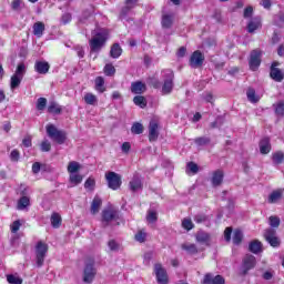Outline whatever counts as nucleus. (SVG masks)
Masks as SVG:
<instances>
[{
  "mask_svg": "<svg viewBox=\"0 0 284 284\" xmlns=\"http://www.w3.org/2000/svg\"><path fill=\"white\" fill-rule=\"evenodd\" d=\"M105 43H108V31L101 30L97 32L90 40L89 45L91 52H99L105 48Z\"/></svg>",
  "mask_w": 284,
  "mask_h": 284,
  "instance_id": "f257e3e1",
  "label": "nucleus"
},
{
  "mask_svg": "<svg viewBox=\"0 0 284 284\" xmlns=\"http://www.w3.org/2000/svg\"><path fill=\"white\" fill-rule=\"evenodd\" d=\"M47 134L49 139H52V141H55L59 145H63V143H65V132L57 129L54 124L47 125Z\"/></svg>",
  "mask_w": 284,
  "mask_h": 284,
  "instance_id": "f03ea898",
  "label": "nucleus"
},
{
  "mask_svg": "<svg viewBox=\"0 0 284 284\" xmlns=\"http://www.w3.org/2000/svg\"><path fill=\"white\" fill-rule=\"evenodd\" d=\"M164 83L162 85V94H171L174 90V72L170 69L162 71Z\"/></svg>",
  "mask_w": 284,
  "mask_h": 284,
  "instance_id": "7ed1b4c3",
  "label": "nucleus"
},
{
  "mask_svg": "<svg viewBox=\"0 0 284 284\" xmlns=\"http://www.w3.org/2000/svg\"><path fill=\"white\" fill-rule=\"evenodd\" d=\"M95 277H97V268L94 267V260H90L84 265L82 281L83 283L91 284L94 282Z\"/></svg>",
  "mask_w": 284,
  "mask_h": 284,
  "instance_id": "20e7f679",
  "label": "nucleus"
},
{
  "mask_svg": "<svg viewBox=\"0 0 284 284\" xmlns=\"http://www.w3.org/2000/svg\"><path fill=\"white\" fill-rule=\"evenodd\" d=\"M105 181L110 190L116 191L121 189V185H123V181L121 180V174L114 171H109L108 173H105Z\"/></svg>",
  "mask_w": 284,
  "mask_h": 284,
  "instance_id": "39448f33",
  "label": "nucleus"
},
{
  "mask_svg": "<svg viewBox=\"0 0 284 284\" xmlns=\"http://www.w3.org/2000/svg\"><path fill=\"white\" fill-rule=\"evenodd\" d=\"M48 254V244L39 241L36 245V263L38 267H43Z\"/></svg>",
  "mask_w": 284,
  "mask_h": 284,
  "instance_id": "423d86ee",
  "label": "nucleus"
},
{
  "mask_svg": "<svg viewBox=\"0 0 284 284\" xmlns=\"http://www.w3.org/2000/svg\"><path fill=\"white\" fill-rule=\"evenodd\" d=\"M254 267H256V257L252 254H246L242 261V276H247V272L254 270Z\"/></svg>",
  "mask_w": 284,
  "mask_h": 284,
  "instance_id": "0eeeda50",
  "label": "nucleus"
},
{
  "mask_svg": "<svg viewBox=\"0 0 284 284\" xmlns=\"http://www.w3.org/2000/svg\"><path fill=\"white\" fill-rule=\"evenodd\" d=\"M112 221H119V211L114 209H105L102 211V223L108 227Z\"/></svg>",
  "mask_w": 284,
  "mask_h": 284,
  "instance_id": "6e6552de",
  "label": "nucleus"
},
{
  "mask_svg": "<svg viewBox=\"0 0 284 284\" xmlns=\"http://www.w3.org/2000/svg\"><path fill=\"white\" fill-rule=\"evenodd\" d=\"M264 239L271 245V247H281V240L276 236V230L266 229L264 231Z\"/></svg>",
  "mask_w": 284,
  "mask_h": 284,
  "instance_id": "1a4fd4ad",
  "label": "nucleus"
},
{
  "mask_svg": "<svg viewBox=\"0 0 284 284\" xmlns=\"http://www.w3.org/2000/svg\"><path fill=\"white\" fill-rule=\"evenodd\" d=\"M250 70L256 72L261 68V51L253 50L248 60Z\"/></svg>",
  "mask_w": 284,
  "mask_h": 284,
  "instance_id": "9d476101",
  "label": "nucleus"
},
{
  "mask_svg": "<svg viewBox=\"0 0 284 284\" xmlns=\"http://www.w3.org/2000/svg\"><path fill=\"white\" fill-rule=\"evenodd\" d=\"M203 61H205V55H203V53L201 51H194L190 58L189 64L196 69V68H201V65H203Z\"/></svg>",
  "mask_w": 284,
  "mask_h": 284,
  "instance_id": "9b49d317",
  "label": "nucleus"
},
{
  "mask_svg": "<svg viewBox=\"0 0 284 284\" xmlns=\"http://www.w3.org/2000/svg\"><path fill=\"white\" fill-rule=\"evenodd\" d=\"M154 272L159 284H168V271L163 268V265L155 264Z\"/></svg>",
  "mask_w": 284,
  "mask_h": 284,
  "instance_id": "f8f14e48",
  "label": "nucleus"
},
{
  "mask_svg": "<svg viewBox=\"0 0 284 284\" xmlns=\"http://www.w3.org/2000/svg\"><path fill=\"white\" fill-rule=\"evenodd\" d=\"M202 284H225V277L223 275H213L212 273H206L204 275Z\"/></svg>",
  "mask_w": 284,
  "mask_h": 284,
  "instance_id": "ddd939ff",
  "label": "nucleus"
},
{
  "mask_svg": "<svg viewBox=\"0 0 284 284\" xmlns=\"http://www.w3.org/2000/svg\"><path fill=\"white\" fill-rule=\"evenodd\" d=\"M129 187L131 192H139V190H143V181L141 180L140 174H134L132 180L129 182Z\"/></svg>",
  "mask_w": 284,
  "mask_h": 284,
  "instance_id": "4468645a",
  "label": "nucleus"
},
{
  "mask_svg": "<svg viewBox=\"0 0 284 284\" xmlns=\"http://www.w3.org/2000/svg\"><path fill=\"white\" fill-rule=\"evenodd\" d=\"M276 65H278V63H276V62H274L272 64L270 77H271V79H273V81L281 83V81H283V79H284V75H283V71H281V69L276 68Z\"/></svg>",
  "mask_w": 284,
  "mask_h": 284,
  "instance_id": "2eb2a0df",
  "label": "nucleus"
},
{
  "mask_svg": "<svg viewBox=\"0 0 284 284\" xmlns=\"http://www.w3.org/2000/svg\"><path fill=\"white\" fill-rule=\"evenodd\" d=\"M159 139V123L151 121L149 124V141L153 142Z\"/></svg>",
  "mask_w": 284,
  "mask_h": 284,
  "instance_id": "dca6fc26",
  "label": "nucleus"
},
{
  "mask_svg": "<svg viewBox=\"0 0 284 284\" xmlns=\"http://www.w3.org/2000/svg\"><path fill=\"white\" fill-rule=\"evenodd\" d=\"M261 154H270L272 152V143L270 138H263L258 143Z\"/></svg>",
  "mask_w": 284,
  "mask_h": 284,
  "instance_id": "f3484780",
  "label": "nucleus"
},
{
  "mask_svg": "<svg viewBox=\"0 0 284 284\" xmlns=\"http://www.w3.org/2000/svg\"><path fill=\"white\" fill-rule=\"evenodd\" d=\"M261 27H262L261 19L253 18L248 21L246 30H247L248 34H254V32H256V30H260Z\"/></svg>",
  "mask_w": 284,
  "mask_h": 284,
  "instance_id": "a211bd4d",
  "label": "nucleus"
},
{
  "mask_svg": "<svg viewBox=\"0 0 284 284\" xmlns=\"http://www.w3.org/2000/svg\"><path fill=\"white\" fill-rule=\"evenodd\" d=\"M148 90L145 83L141 81L132 82L131 83V92L132 94H143Z\"/></svg>",
  "mask_w": 284,
  "mask_h": 284,
  "instance_id": "6ab92c4d",
  "label": "nucleus"
},
{
  "mask_svg": "<svg viewBox=\"0 0 284 284\" xmlns=\"http://www.w3.org/2000/svg\"><path fill=\"white\" fill-rule=\"evenodd\" d=\"M248 251L252 252V254H261V252H263V243L258 240L252 241L248 244Z\"/></svg>",
  "mask_w": 284,
  "mask_h": 284,
  "instance_id": "aec40b11",
  "label": "nucleus"
},
{
  "mask_svg": "<svg viewBox=\"0 0 284 284\" xmlns=\"http://www.w3.org/2000/svg\"><path fill=\"white\" fill-rule=\"evenodd\" d=\"M103 205V200L99 195H95L91 203V214H99V210Z\"/></svg>",
  "mask_w": 284,
  "mask_h": 284,
  "instance_id": "412c9836",
  "label": "nucleus"
},
{
  "mask_svg": "<svg viewBox=\"0 0 284 284\" xmlns=\"http://www.w3.org/2000/svg\"><path fill=\"white\" fill-rule=\"evenodd\" d=\"M34 68L38 74H48L50 71V64L48 62L38 61Z\"/></svg>",
  "mask_w": 284,
  "mask_h": 284,
  "instance_id": "4be33fe9",
  "label": "nucleus"
},
{
  "mask_svg": "<svg viewBox=\"0 0 284 284\" xmlns=\"http://www.w3.org/2000/svg\"><path fill=\"white\" fill-rule=\"evenodd\" d=\"M43 32H45V24L41 21L36 22L33 24L34 37H38V39H41V37H43Z\"/></svg>",
  "mask_w": 284,
  "mask_h": 284,
  "instance_id": "5701e85b",
  "label": "nucleus"
},
{
  "mask_svg": "<svg viewBox=\"0 0 284 284\" xmlns=\"http://www.w3.org/2000/svg\"><path fill=\"white\" fill-rule=\"evenodd\" d=\"M161 23H162V28L170 30V28H172L174 23V14H168V13L163 14Z\"/></svg>",
  "mask_w": 284,
  "mask_h": 284,
  "instance_id": "b1692460",
  "label": "nucleus"
},
{
  "mask_svg": "<svg viewBox=\"0 0 284 284\" xmlns=\"http://www.w3.org/2000/svg\"><path fill=\"white\" fill-rule=\"evenodd\" d=\"M281 199H283V190L278 189L273 191L270 195H268V203L274 204V203H278V201H281Z\"/></svg>",
  "mask_w": 284,
  "mask_h": 284,
  "instance_id": "393cba45",
  "label": "nucleus"
},
{
  "mask_svg": "<svg viewBox=\"0 0 284 284\" xmlns=\"http://www.w3.org/2000/svg\"><path fill=\"white\" fill-rule=\"evenodd\" d=\"M223 171L217 170L213 173L212 176V183L214 185V187H219V185H221L223 183Z\"/></svg>",
  "mask_w": 284,
  "mask_h": 284,
  "instance_id": "a878e982",
  "label": "nucleus"
},
{
  "mask_svg": "<svg viewBox=\"0 0 284 284\" xmlns=\"http://www.w3.org/2000/svg\"><path fill=\"white\" fill-rule=\"evenodd\" d=\"M121 54H123V49H121V44L114 43V44L111 47L110 57H111L112 59H119V57H121Z\"/></svg>",
  "mask_w": 284,
  "mask_h": 284,
  "instance_id": "bb28decb",
  "label": "nucleus"
},
{
  "mask_svg": "<svg viewBox=\"0 0 284 284\" xmlns=\"http://www.w3.org/2000/svg\"><path fill=\"white\" fill-rule=\"evenodd\" d=\"M246 97L251 103H258V101H261V97L256 95V90H254L253 88H250L246 91Z\"/></svg>",
  "mask_w": 284,
  "mask_h": 284,
  "instance_id": "cd10ccee",
  "label": "nucleus"
},
{
  "mask_svg": "<svg viewBox=\"0 0 284 284\" xmlns=\"http://www.w3.org/2000/svg\"><path fill=\"white\" fill-rule=\"evenodd\" d=\"M193 142L199 148H203V145H210V143H212V140L210 138H207V136H200V138H195L193 140Z\"/></svg>",
  "mask_w": 284,
  "mask_h": 284,
  "instance_id": "c85d7f7f",
  "label": "nucleus"
},
{
  "mask_svg": "<svg viewBox=\"0 0 284 284\" xmlns=\"http://www.w3.org/2000/svg\"><path fill=\"white\" fill-rule=\"evenodd\" d=\"M21 81H23V78H21V75L13 74L10 81L11 90H17V88L21 85Z\"/></svg>",
  "mask_w": 284,
  "mask_h": 284,
  "instance_id": "c756f323",
  "label": "nucleus"
},
{
  "mask_svg": "<svg viewBox=\"0 0 284 284\" xmlns=\"http://www.w3.org/2000/svg\"><path fill=\"white\" fill-rule=\"evenodd\" d=\"M84 102L87 105H97L99 103V99L93 93L84 94Z\"/></svg>",
  "mask_w": 284,
  "mask_h": 284,
  "instance_id": "7c9ffc66",
  "label": "nucleus"
},
{
  "mask_svg": "<svg viewBox=\"0 0 284 284\" xmlns=\"http://www.w3.org/2000/svg\"><path fill=\"white\" fill-rule=\"evenodd\" d=\"M133 103L135 105H139V108H148V100H145V97L143 95H135L133 98Z\"/></svg>",
  "mask_w": 284,
  "mask_h": 284,
  "instance_id": "2f4dec72",
  "label": "nucleus"
},
{
  "mask_svg": "<svg viewBox=\"0 0 284 284\" xmlns=\"http://www.w3.org/2000/svg\"><path fill=\"white\" fill-rule=\"evenodd\" d=\"M103 85H105V80L103 79V77L95 78V90L101 94L105 92V88Z\"/></svg>",
  "mask_w": 284,
  "mask_h": 284,
  "instance_id": "473e14b6",
  "label": "nucleus"
},
{
  "mask_svg": "<svg viewBox=\"0 0 284 284\" xmlns=\"http://www.w3.org/2000/svg\"><path fill=\"white\" fill-rule=\"evenodd\" d=\"M277 118L284 116V101L273 104Z\"/></svg>",
  "mask_w": 284,
  "mask_h": 284,
  "instance_id": "72a5a7b5",
  "label": "nucleus"
},
{
  "mask_svg": "<svg viewBox=\"0 0 284 284\" xmlns=\"http://www.w3.org/2000/svg\"><path fill=\"white\" fill-rule=\"evenodd\" d=\"M197 243H210V235L206 232L200 231L196 234Z\"/></svg>",
  "mask_w": 284,
  "mask_h": 284,
  "instance_id": "f704fd0d",
  "label": "nucleus"
},
{
  "mask_svg": "<svg viewBox=\"0 0 284 284\" xmlns=\"http://www.w3.org/2000/svg\"><path fill=\"white\" fill-rule=\"evenodd\" d=\"M181 248L184 250V252H187V254H196L199 252V248H196L195 244H182Z\"/></svg>",
  "mask_w": 284,
  "mask_h": 284,
  "instance_id": "c9c22d12",
  "label": "nucleus"
},
{
  "mask_svg": "<svg viewBox=\"0 0 284 284\" xmlns=\"http://www.w3.org/2000/svg\"><path fill=\"white\" fill-rule=\"evenodd\" d=\"M51 225L52 227H61V215L59 213H52L51 215Z\"/></svg>",
  "mask_w": 284,
  "mask_h": 284,
  "instance_id": "e433bc0d",
  "label": "nucleus"
},
{
  "mask_svg": "<svg viewBox=\"0 0 284 284\" xmlns=\"http://www.w3.org/2000/svg\"><path fill=\"white\" fill-rule=\"evenodd\" d=\"M48 112L50 114H61V106H59V104H57V102H50V104L48 106Z\"/></svg>",
  "mask_w": 284,
  "mask_h": 284,
  "instance_id": "4c0bfd02",
  "label": "nucleus"
},
{
  "mask_svg": "<svg viewBox=\"0 0 284 284\" xmlns=\"http://www.w3.org/2000/svg\"><path fill=\"white\" fill-rule=\"evenodd\" d=\"M133 8H134V7H132V6H130V4H125V6L122 8L121 12H120V19H122V21H123L124 19H128V16L130 14V12H132Z\"/></svg>",
  "mask_w": 284,
  "mask_h": 284,
  "instance_id": "58836bf2",
  "label": "nucleus"
},
{
  "mask_svg": "<svg viewBox=\"0 0 284 284\" xmlns=\"http://www.w3.org/2000/svg\"><path fill=\"white\" fill-rule=\"evenodd\" d=\"M30 205V197L28 196H22L18 201V210H26Z\"/></svg>",
  "mask_w": 284,
  "mask_h": 284,
  "instance_id": "ea45409f",
  "label": "nucleus"
},
{
  "mask_svg": "<svg viewBox=\"0 0 284 284\" xmlns=\"http://www.w3.org/2000/svg\"><path fill=\"white\" fill-rule=\"evenodd\" d=\"M83 181V176L79 173H71L70 174V183H72L73 185H79L80 183H82Z\"/></svg>",
  "mask_w": 284,
  "mask_h": 284,
  "instance_id": "a19ab883",
  "label": "nucleus"
},
{
  "mask_svg": "<svg viewBox=\"0 0 284 284\" xmlns=\"http://www.w3.org/2000/svg\"><path fill=\"white\" fill-rule=\"evenodd\" d=\"M78 170H81V165L77 161H71L68 165V172L77 174Z\"/></svg>",
  "mask_w": 284,
  "mask_h": 284,
  "instance_id": "79ce46f5",
  "label": "nucleus"
},
{
  "mask_svg": "<svg viewBox=\"0 0 284 284\" xmlns=\"http://www.w3.org/2000/svg\"><path fill=\"white\" fill-rule=\"evenodd\" d=\"M242 241H243V232H241V230H236L233 234L234 245H241Z\"/></svg>",
  "mask_w": 284,
  "mask_h": 284,
  "instance_id": "37998d69",
  "label": "nucleus"
},
{
  "mask_svg": "<svg viewBox=\"0 0 284 284\" xmlns=\"http://www.w3.org/2000/svg\"><path fill=\"white\" fill-rule=\"evenodd\" d=\"M132 134H143V124L135 122L131 126Z\"/></svg>",
  "mask_w": 284,
  "mask_h": 284,
  "instance_id": "c03bdc74",
  "label": "nucleus"
},
{
  "mask_svg": "<svg viewBox=\"0 0 284 284\" xmlns=\"http://www.w3.org/2000/svg\"><path fill=\"white\" fill-rule=\"evenodd\" d=\"M104 74L106 77H114V74H116V69L112 64H105L104 65Z\"/></svg>",
  "mask_w": 284,
  "mask_h": 284,
  "instance_id": "a18cd8bd",
  "label": "nucleus"
},
{
  "mask_svg": "<svg viewBox=\"0 0 284 284\" xmlns=\"http://www.w3.org/2000/svg\"><path fill=\"white\" fill-rule=\"evenodd\" d=\"M283 161H284L283 152H276L273 154V163L275 165H281V163H283Z\"/></svg>",
  "mask_w": 284,
  "mask_h": 284,
  "instance_id": "49530a36",
  "label": "nucleus"
},
{
  "mask_svg": "<svg viewBox=\"0 0 284 284\" xmlns=\"http://www.w3.org/2000/svg\"><path fill=\"white\" fill-rule=\"evenodd\" d=\"M7 281L10 284H23V280L19 276L8 275Z\"/></svg>",
  "mask_w": 284,
  "mask_h": 284,
  "instance_id": "de8ad7c7",
  "label": "nucleus"
},
{
  "mask_svg": "<svg viewBox=\"0 0 284 284\" xmlns=\"http://www.w3.org/2000/svg\"><path fill=\"white\" fill-rule=\"evenodd\" d=\"M108 247L111 252H119V250H121V245H119L118 242L114 240H110L108 242Z\"/></svg>",
  "mask_w": 284,
  "mask_h": 284,
  "instance_id": "09e8293b",
  "label": "nucleus"
},
{
  "mask_svg": "<svg viewBox=\"0 0 284 284\" xmlns=\"http://www.w3.org/2000/svg\"><path fill=\"white\" fill-rule=\"evenodd\" d=\"M17 77H21L23 79V74H26V64L23 62L19 63L14 73Z\"/></svg>",
  "mask_w": 284,
  "mask_h": 284,
  "instance_id": "8fccbe9b",
  "label": "nucleus"
},
{
  "mask_svg": "<svg viewBox=\"0 0 284 284\" xmlns=\"http://www.w3.org/2000/svg\"><path fill=\"white\" fill-rule=\"evenodd\" d=\"M45 105H48V99L39 98L37 101V110H45Z\"/></svg>",
  "mask_w": 284,
  "mask_h": 284,
  "instance_id": "3c124183",
  "label": "nucleus"
},
{
  "mask_svg": "<svg viewBox=\"0 0 284 284\" xmlns=\"http://www.w3.org/2000/svg\"><path fill=\"white\" fill-rule=\"evenodd\" d=\"M94 185H97V181H94V179H92V178H89L84 182L85 190H90L91 192H92V190H94Z\"/></svg>",
  "mask_w": 284,
  "mask_h": 284,
  "instance_id": "603ef678",
  "label": "nucleus"
},
{
  "mask_svg": "<svg viewBox=\"0 0 284 284\" xmlns=\"http://www.w3.org/2000/svg\"><path fill=\"white\" fill-rule=\"evenodd\" d=\"M40 150L41 152H50V150H52V144L48 140H44L40 144Z\"/></svg>",
  "mask_w": 284,
  "mask_h": 284,
  "instance_id": "864d4df0",
  "label": "nucleus"
},
{
  "mask_svg": "<svg viewBox=\"0 0 284 284\" xmlns=\"http://www.w3.org/2000/svg\"><path fill=\"white\" fill-rule=\"evenodd\" d=\"M10 230H11L12 234H17V232H19V230H21V220L14 221L10 225Z\"/></svg>",
  "mask_w": 284,
  "mask_h": 284,
  "instance_id": "5fc2aeb1",
  "label": "nucleus"
},
{
  "mask_svg": "<svg viewBox=\"0 0 284 284\" xmlns=\"http://www.w3.org/2000/svg\"><path fill=\"white\" fill-rule=\"evenodd\" d=\"M92 17V9H87L82 12V16L80 18L81 23H85L87 19H90Z\"/></svg>",
  "mask_w": 284,
  "mask_h": 284,
  "instance_id": "6e6d98bb",
  "label": "nucleus"
},
{
  "mask_svg": "<svg viewBox=\"0 0 284 284\" xmlns=\"http://www.w3.org/2000/svg\"><path fill=\"white\" fill-rule=\"evenodd\" d=\"M146 237H148V234L143 231H139L135 234V241H138V243H145Z\"/></svg>",
  "mask_w": 284,
  "mask_h": 284,
  "instance_id": "4d7b16f0",
  "label": "nucleus"
},
{
  "mask_svg": "<svg viewBox=\"0 0 284 284\" xmlns=\"http://www.w3.org/2000/svg\"><path fill=\"white\" fill-rule=\"evenodd\" d=\"M20 158H21V153H19V150L14 149L11 151L10 161H12L13 163H17Z\"/></svg>",
  "mask_w": 284,
  "mask_h": 284,
  "instance_id": "13d9d810",
  "label": "nucleus"
},
{
  "mask_svg": "<svg viewBox=\"0 0 284 284\" xmlns=\"http://www.w3.org/2000/svg\"><path fill=\"white\" fill-rule=\"evenodd\" d=\"M268 221L271 227H278V225H281V219H278V216H270Z\"/></svg>",
  "mask_w": 284,
  "mask_h": 284,
  "instance_id": "bf43d9fd",
  "label": "nucleus"
},
{
  "mask_svg": "<svg viewBox=\"0 0 284 284\" xmlns=\"http://www.w3.org/2000/svg\"><path fill=\"white\" fill-rule=\"evenodd\" d=\"M21 6H23V2L21 0H13L11 3V9L16 12H19L21 10Z\"/></svg>",
  "mask_w": 284,
  "mask_h": 284,
  "instance_id": "052dcab7",
  "label": "nucleus"
},
{
  "mask_svg": "<svg viewBox=\"0 0 284 284\" xmlns=\"http://www.w3.org/2000/svg\"><path fill=\"white\" fill-rule=\"evenodd\" d=\"M194 221L195 223H205V221H207V215L199 213L194 216Z\"/></svg>",
  "mask_w": 284,
  "mask_h": 284,
  "instance_id": "680f3d73",
  "label": "nucleus"
},
{
  "mask_svg": "<svg viewBox=\"0 0 284 284\" xmlns=\"http://www.w3.org/2000/svg\"><path fill=\"white\" fill-rule=\"evenodd\" d=\"M182 227H184V230L190 231L194 227V224L192 223V220L184 219L182 221Z\"/></svg>",
  "mask_w": 284,
  "mask_h": 284,
  "instance_id": "e2e57ef3",
  "label": "nucleus"
},
{
  "mask_svg": "<svg viewBox=\"0 0 284 284\" xmlns=\"http://www.w3.org/2000/svg\"><path fill=\"white\" fill-rule=\"evenodd\" d=\"M149 223H155V221L159 219L155 211H149V214L146 216Z\"/></svg>",
  "mask_w": 284,
  "mask_h": 284,
  "instance_id": "0e129e2a",
  "label": "nucleus"
},
{
  "mask_svg": "<svg viewBox=\"0 0 284 284\" xmlns=\"http://www.w3.org/2000/svg\"><path fill=\"white\" fill-rule=\"evenodd\" d=\"M187 169L190 170V172H192V174H196L199 172V164L194 162H189Z\"/></svg>",
  "mask_w": 284,
  "mask_h": 284,
  "instance_id": "69168bd1",
  "label": "nucleus"
},
{
  "mask_svg": "<svg viewBox=\"0 0 284 284\" xmlns=\"http://www.w3.org/2000/svg\"><path fill=\"white\" fill-rule=\"evenodd\" d=\"M61 21L64 26H68V23H70V21H72V14L70 13H64L61 18Z\"/></svg>",
  "mask_w": 284,
  "mask_h": 284,
  "instance_id": "338daca9",
  "label": "nucleus"
},
{
  "mask_svg": "<svg viewBox=\"0 0 284 284\" xmlns=\"http://www.w3.org/2000/svg\"><path fill=\"white\" fill-rule=\"evenodd\" d=\"M254 13V9L252 7H247L244 10V19H250L252 18V14Z\"/></svg>",
  "mask_w": 284,
  "mask_h": 284,
  "instance_id": "774afa93",
  "label": "nucleus"
}]
</instances>
